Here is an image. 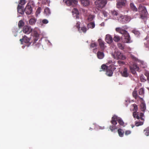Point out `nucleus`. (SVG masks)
I'll use <instances>...</instances> for the list:
<instances>
[{"instance_id":"obj_24","label":"nucleus","mask_w":149,"mask_h":149,"mask_svg":"<svg viewBox=\"0 0 149 149\" xmlns=\"http://www.w3.org/2000/svg\"><path fill=\"white\" fill-rule=\"evenodd\" d=\"M97 56L99 59H102L104 56V54L103 52L99 51L97 53Z\"/></svg>"},{"instance_id":"obj_40","label":"nucleus","mask_w":149,"mask_h":149,"mask_svg":"<svg viewBox=\"0 0 149 149\" xmlns=\"http://www.w3.org/2000/svg\"><path fill=\"white\" fill-rule=\"evenodd\" d=\"M111 13L113 16H117L118 14V12L115 10L111 11Z\"/></svg>"},{"instance_id":"obj_34","label":"nucleus","mask_w":149,"mask_h":149,"mask_svg":"<svg viewBox=\"0 0 149 149\" xmlns=\"http://www.w3.org/2000/svg\"><path fill=\"white\" fill-rule=\"evenodd\" d=\"M118 48L120 49L123 50L124 49L125 45L121 43H118Z\"/></svg>"},{"instance_id":"obj_23","label":"nucleus","mask_w":149,"mask_h":149,"mask_svg":"<svg viewBox=\"0 0 149 149\" xmlns=\"http://www.w3.org/2000/svg\"><path fill=\"white\" fill-rule=\"evenodd\" d=\"M121 74L123 77H127L129 75L127 69L126 68L124 69L123 72H121Z\"/></svg>"},{"instance_id":"obj_9","label":"nucleus","mask_w":149,"mask_h":149,"mask_svg":"<svg viewBox=\"0 0 149 149\" xmlns=\"http://www.w3.org/2000/svg\"><path fill=\"white\" fill-rule=\"evenodd\" d=\"M32 31V29L31 28V27L25 26H24L23 29V32L26 34H29Z\"/></svg>"},{"instance_id":"obj_17","label":"nucleus","mask_w":149,"mask_h":149,"mask_svg":"<svg viewBox=\"0 0 149 149\" xmlns=\"http://www.w3.org/2000/svg\"><path fill=\"white\" fill-rule=\"evenodd\" d=\"M72 13L73 17H76L77 18L79 17V12L77 9L74 8L72 11Z\"/></svg>"},{"instance_id":"obj_4","label":"nucleus","mask_w":149,"mask_h":149,"mask_svg":"<svg viewBox=\"0 0 149 149\" xmlns=\"http://www.w3.org/2000/svg\"><path fill=\"white\" fill-rule=\"evenodd\" d=\"M138 10L141 17H145L147 16V13L146 8L144 6L140 5Z\"/></svg>"},{"instance_id":"obj_8","label":"nucleus","mask_w":149,"mask_h":149,"mask_svg":"<svg viewBox=\"0 0 149 149\" xmlns=\"http://www.w3.org/2000/svg\"><path fill=\"white\" fill-rule=\"evenodd\" d=\"M132 95L133 97H134L136 99H137L138 101L140 102H145L143 98H141L139 96L137 95V91L135 90V89L132 93Z\"/></svg>"},{"instance_id":"obj_38","label":"nucleus","mask_w":149,"mask_h":149,"mask_svg":"<svg viewBox=\"0 0 149 149\" xmlns=\"http://www.w3.org/2000/svg\"><path fill=\"white\" fill-rule=\"evenodd\" d=\"M144 132L145 135L147 136L149 135V127L144 130Z\"/></svg>"},{"instance_id":"obj_7","label":"nucleus","mask_w":149,"mask_h":149,"mask_svg":"<svg viewBox=\"0 0 149 149\" xmlns=\"http://www.w3.org/2000/svg\"><path fill=\"white\" fill-rule=\"evenodd\" d=\"M63 2L68 6H74L77 4L78 1L77 0H63Z\"/></svg>"},{"instance_id":"obj_57","label":"nucleus","mask_w":149,"mask_h":149,"mask_svg":"<svg viewBox=\"0 0 149 149\" xmlns=\"http://www.w3.org/2000/svg\"><path fill=\"white\" fill-rule=\"evenodd\" d=\"M111 67V65H110L109 66V68H110Z\"/></svg>"},{"instance_id":"obj_25","label":"nucleus","mask_w":149,"mask_h":149,"mask_svg":"<svg viewBox=\"0 0 149 149\" xmlns=\"http://www.w3.org/2000/svg\"><path fill=\"white\" fill-rule=\"evenodd\" d=\"M116 121H117L120 125L122 126H124V123L121 118H117V116H116Z\"/></svg>"},{"instance_id":"obj_2","label":"nucleus","mask_w":149,"mask_h":149,"mask_svg":"<svg viewBox=\"0 0 149 149\" xmlns=\"http://www.w3.org/2000/svg\"><path fill=\"white\" fill-rule=\"evenodd\" d=\"M111 55L113 58L117 60L121 59L124 60L126 59V56L123 55L120 52L115 51L114 53H112Z\"/></svg>"},{"instance_id":"obj_55","label":"nucleus","mask_w":149,"mask_h":149,"mask_svg":"<svg viewBox=\"0 0 149 149\" xmlns=\"http://www.w3.org/2000/svg\"><path fill=\"white\" fill-rule=\"evenodd\" d=\"M136 118L138 119H139V117L138 116V114L136 116Z\"/></svg>"},{"instance_id":"obj_12","label":"nucleus","mask_w":149,"mask_h":149,"mask_svg":"<svg viewBox=\"0 0 149 149\" xmlns=\"http://www.w3.org/2000/svg\"><path fill=\"white\" fill-rule=\"evenodd\" d=\"M126 2V0H120L117 1V7L118 8L122 7L123 6L125 5Z\"/></svg>"},{"instance_id":"obj_50","label":"nucleus","mask_w":149,"mask_h":149,"mask_svg":"<svg viewBox=\"0 0 149 149\" xmlns=\"http://www.w3.org/2000/svg\"><path fill=\"white\" fill-rule=\"evenodd\" d=\"M42 22L43 23L46 24L48 22V21L47 19H45L42 20Z\"/></svg>"},{"instance_id":"obj_26","label":"nucleus","mask_w":149,"mask_h":149,"mask_svg":"<svg viewBox=\"0 0 149 149\" xmlns=\"http://www.w3.org/2000/svg\"><path fill=\"white\" fill-rule=\"evenodd\" d=\"M44 13L46 15H49L51 13L48 7L46 8L44 10Z\"/></svg>"},{"instance_id":"obj_15","label":"nucleus","mask_w":149,"mask_h":149,"mask_svg":"<svg viewBox=\"0 0 149 149\" xmlns=\"http://www.w3.org/2000/svg\"><path fill=\"white\" fill-rule=\"evenodd\" d=\"M37 20V19L34 17H32L29 20V24L30 25H34L35 24Z\"/></svg>"},{"instance_id":"obj_31","label":"nucleus","mask_w":149,"mask_h":149,"mask_svg":"<svg viewBox=\"0 0 149 149\" xmlns=\"http://www.w3.org/2000/svg\"><path fill=\"white\" fill-rule=\"evenodd\" d=\"M130 5V8L132 10L134 11H137V8L135 6L133 3H131Z\"/></svg>"},{"instance_id":"obj_16","label":"nucleus","mask_w":149,"mask_h":149,"mask_svg":"<svg viewBox=\"0 0 149 149\" xmlns=\"http://www.w3.org/2000/svg\"><path fill=\"white\" fill-rule=\"evenodd\" d=\"M33 33L36 37H38L39 36V30L37 28H35L33 30L32 29Z\"/></svg>"},{"instance_id":"obj_58","label":"nucleus","mask_w":149,"mask_h":149,"mask_svg":"<svg viewBox=\"0 0 149 149\" xmlns=\"http://www.w3.org/2000/svg\"><path fill=\"white\" fill-rule=\"evenodd\" d=\"M117 18H118V17H114V19H116Z\"/></svg>"},{"instance_id":"obj_19","label":"nucleus","mask_w":149,"mask_h":149,"mask_svg":"<svg viewBox=\"0 0 149 149\" xmlns=\"http://www.w3.org/2000/svg\"><path fill=\"white\" fill-rule=\"evenodd\" d=\"M130 110L133 112H137L138 110L137 105L135 104H132L130 106Z\"/></svg>"},{"instance_id":"obj_30","label":"nucleus","mask_w":149,"mask_h":149,"mask_svg":"<svg viewBox=\"0 0 149 149\" xmlns=\"http://www.w3.org/2000/svg\"><path fill=\"white\" fill-rule=\"evenodd\" d=\"M113 72L111 70H110L108 68L107 70L106 74L108 76L110 77L113 74Z\"/></svg>"},{"instance_id":"obj_54","label":"nucleus","mask_w":149,"mask_h":149,"mask_svg":"<svg viewBox=\"0 0 149 149\" xmlns=\"http://www.w3.org/2000/svg\"><path fill=\"white\" fill-rule=\"evenodd\" d=\"M118 63L119 64H123L124 63L123 62L121 61H118Z\"/></svg>"},{"instance_id":"obj_44","label":"nucleus","mask_w":149,"mask_h":149,"mask_svg":"<svg viewBox=\"0 0 149 149\" xmlns=\"http://www.w3.org/2000/svg\"><path fill=\"white\" fill-rule=\"evenodd\" d=\"M143 124V123L142 122H137L135 123V125L136 126H138L141 125Z\"/></svg>"},{"instance_id":"obj_49","label":"nucleus","mask_w":149,"mask_h":149,"mask_svg":"<svg viewBox=\"0 0 149 149\" xmlns=\"http://www.w3.org/2000/svg\"><path fill=\"white\" fill-rule=\"evenodd\" d=\"M96 46V44L95 43H92L91 45V47H94Z\"/></svg>"},{"instance_id":"obj_3","label":"nucleus","mask_w":149,"mask_h":149,"mask_svg":"<svg viewBox=\"0 0 149 149\" xmlns=\"http://www.w3.org/2000/svg\"><path fill=\"white\" fill-rule=\"evenodd\" d=\"M107 3V0H98L95 2L96 7L99 8L104 7Z\"/></svg>"},{"instance_id":"obj_20","label":"nucleus","mask_w":149,"mask_h":149,"mask_svg":"<svg viewBox=\"0 0 149 149\" xmlns=\"http://www.w3.org/2000/svg\"><path fill=\"white\" fill-rule=\"evenodd\" d=\"M17 12H18L21 14H23L24 13V10L23 9V7L22 6L19 5L17 7Z\"/></svg>"},{"instance_id":"obj_53","label":"nucleus","mask_w":149,"mask_h":149,"mask_svg":"<svg viewBox=\"0 0 149 149\" xmlns=\"http://www.w3.org/2000/svg\"><path fill=\"white\" fill-rule=\"evenodd\" d=\"M143 113H141L140 114V116L142 117L143 116Z\"/></svg>"},{"instance_id":"obj_28","label":"nucleus","mask_w":149,"mask_h":149,"mask_svg":"<svg viewBox=\"0 0 149 149\" xmlns=\"http://www.w3.org/2000/svg\"><path fill=\"white\" fill-rule=\"evenodd\" d=\"M118 132L120 136L121 137L123 136L124 132L122 129H118Z\"/></svg>"},{"instance_id":"obj_48","label":"nucleus","mask_w":149,"mask_h":149,"mask_svg":"<svg viewBox=\"0 0 149 149\" xmlns=\"http://www.w3.org/2000/svg\"><path fill=\"white\" fill-rule=\"evenodd\" d=\"M138 112L136 113V112H133V116L134 118H135L136 116L137 115V113Z\"/></svg>"},{"instance_id":"obj_35","label":"nucleus","mask_w":149,"mask_h":149,"mask_svg":"<svg viewBox=\"0 0 149 149\" xmlns=\"http://www.w3.org/2000/svg\"><path fill=\"white\" fill-rule=\"evenodd\" d=\"M87 19L89 21H91L94 18V16L91 15H89L87 16Z\"/></svg>"},{"instance_id":"obj_13","label":"nucleus","mask_w":149,"mask_h":149,"mask_svg":"<svg viewBox=\"0 0 149 149\" xmlns=\"http://www.w3.org/2000/svg\"><path fill=\"white\" fill-rule=\"evenodd\" d=\"M105 40L107 43L111 44L113 42V38L110 35L108 34L106 36Z\"/></svg>"},{"instance_id":"obj_46","label":"nucleus","mask_w":149,"mask_h":149,"mask_svg":"<svg viewBox=\"0 0 149 149\" xmlns=\"http://www.w3.org/2000/svg\"><path fill=\"white\" fill-rule=\"evenodd\" d=\"M131 133V131L130 130H127L125 131V134L126 135H128L130 134Z\"/></svg>"},{"instance_id":"obj_11","label":"nucleus","mask_w":149,"mask_h":149,"mask_svg":"<svg viewBox=\"0 0 149 149\" xmlns=\"http://www.w3.org/2000/svg\"><path fill=\"white\" fill-rule=\"evenodd\" d=\"M130 70L131 72L134 74L136 73V71H139V68L135 64H134L132 66H130Z\"/></svg>"},{"instance_id":"obj_47","label":"nucleus","mask_w":149,"mask_h":149,"mask_svg":"<svg viewBox=\"0 0 149 149\" xmlns=\"http://www.w3.org/2000/svg\"><path fill=\"white\" fill-rule=\"evenodd\" d=\"M145 75L147 77L148 80L149 81V73L148 72H146L145 74Z\"/></svg>"},{"instance_id":"obj_18","label":"nucleus","mask_w":149,"mask_h":149,"mask_svg":"<svg viewBox=\"0 0 149 149\" xmlns=\"http://www.w3.org/2000/svg\"><path fill=\"white\" fill-rule=\"evenodd\" d=\"M98 42L99 43V45L101 48L102 50H104L106 47V46H105L104 42L101 39L98 40Z\"/></svg>"},{"instance_id":"obj_51","label":"nucleus","mask_w":149,"mask_h":149,"mask_svg":"<svg viewBox=\"0 0 149 149\" xmlns=\"http://www.w3.org/2000/svg\"><path fill=\"white\" fill-rule=\"evenodd\" d=\"M103 14L105 17H107V13L106 11L103 12Z\"/></svg>"},{"instance_id":"obj_1","label":"nucleus","mask_w":149,"mask_h":149,"mask_svg":"<svg viewBox=\"0 0 149 149\" xmlns=\"http://www.w3.org/2000/svg\"><path fill=\"white\" fill-rule=\"evenodd\" d=\"M116 31L123 35L121 38L123 42L128 43L130 42V38L127 31L120 27L116 28Z\"/></svg>"},{"instance_id":"obj_33","label":"nucleus","mask_w":149,"mask_h":149,"mask_svg":"<svg viewBox=\"0 0 149 149\" xmlns=\"http://www.w3.org/2000/svg\"><path fill=\"white\" fill-rule=\"evenodd\" d=\"M87 26L88 28L93 29L95 26V24L93 22H91L88 24Z\"/></svg>"},{"instance_id":"obj_56","label":"nucleus","mask_w":149,"mask_h":149,"mask_svg":"<svg viewBox=\"0 0 149 149\" xmlns=\"http://www.w3.org/2000/svg\"><path fill=\"white\" fill-rule=\"evenodd\" d=\"M138 1L139 2H143L145 0H138Z\"/></svg>"},{"instance_id":"obj_39","label":"nucleus","mask_w":149,"mask_h":149,"mask_svg":"<svg viewBox=\"0 0 149 149\" xmlns=\"http://www.w3.org/2000/svg\"><path fill=\"white\" fill-rule=\"evenodd\" d=\"M140 79L141 81L142 82H144L146 81V79L145 77L144 76V75H141L140 76Z\"/></svg>"},{"instance_id":"obj_42","label":"nucleus","mask_w":149,"mask_h":149,"mask_svg":"<svg viewBox=\"0 0 149 149\" xmlns=\"http://www.w3.org/2000/svg\"><path fill=\"white\" fill-rule=\"evenodd\" d=\"M132 32L137 36H138L140 34V32L136 30H133Z\"/></svg>"},{"instance_id":"obj_43","label":"nucleus","mask_w":149,"mask_h":149,"mask_svg":"<svg viewBox=\"0 0 149 149\" xmlns=\"http://www.w3.org/2000/svg\"><path fill=\"white\" fill-rule=\"evenodd\" d=\"M40 10L41 8L40 7L38 8L37 9V10L36 12V15L37 16L40 13Z\"/></svg>"},{"instance_id":"obj_45","label":"nucleus","mask_w":149,"mask_h":149,"mask_svg":"<svg viewBox=\"0 0 149 149\" xmlns=\"http://www.w3.org/2000/svg\"><path fill=\"white\" fill-rule=\"evenodd\" d=\"M25 0H20L19 4L22 6L25 4Z\"/></svg>"},{"instance_id":"obj_14","label":"nucleus","mask_w":149,"mask_h":149,"mask_svg":"<svg viewBox=\"0 0 149 149\" xmlns=\"http://www.w3.org/2000/svg\"><path fill=\"white\" fill-rule=\"evenodd\" d=\"M24 11L27 14H31L32 12V9L31 6L29 5L27 6L25 9Z\"/></svg>"},{"instance_id":"obj_10","label":"nucleus","mask_w":149,"mask_h":149,"mask_svg":"<svg viewBox=\"0 0 149 149\" xmlns=\"http://www.w3.org/2000/svg\"><path fill=\"white\" fill-rule=\"evenodd\" d=\"M77 22L76 26L77 27V28L78 29V31H79V32H83L84 33H86L87 31L86 28L84 26L81 27L80 29V28L79 27V26L80 25V23L79 21H77Z\"/></svg>"},{"instance_id":"obj_22","label":"nucleus","mask_w":149,"mask_h":149,"mask_svg":"<svg viewBox=\"0 0 149 149\" xmlns=\"http://www.w3.org/2000/svg\"><path fill=\"white\" fill-rule=\"evenodd\" d=\"M30 38H28L26 36H25L22 39H20V40L21 42H24L25 43H29L30 42Z\"/></svg>"},{"instance_id":"obj_37","label":"nucleus","mask_w":149,"mask_h":149,"mask_svg":"<svg viewBox=\"0 0 149 149\" xmlns=\"http://www.w3.org/2000/svg\"><path fill=\"white\" fill-rule=\"evenodd\" d=\"M139 95L143 96L144 94V90L143 88H141L139 90Z\"/></svg>"},{"instance_id":"obj_41","label":"nucleus","mask_w":149,"mask_h":149,"mask_svg":"<svg viewBox=\"0 0 149 149\" xmlns=\"http://www.w3.org/2000/svg\"><path fill=\"white\" fill-rule=\"evenodd\" d=\"M101 68L103 70H107L109 68L108 66L107 65H103L101 66Z\"/></svg>"},{"instance_id":"obj_21","label":"nucleus","mask_w":149,"mask_h":149,"mask_svg":"<svg viewBox=\"0 0 149 149\" xmlns=\"http://www.w3.org/2000/svg\"><path fill=\"white\" fill-rule=\"evenodd\" d=\"M81 4L83 6H86L89 5L90 3L89 0H80Z\"/></svg>"},{"instance_id":"obj_27","label":"nucleus","mask_w":149,"mask_h":149,"mask_svg":"<svg viewBox=\"0 0 149 149\" xmlns=\"http://www.w3.org/2000/svg\"><path fill=\"white\" fill-rule=\"evenodd\" d=\"M138 63H139L138 64H140L141 66L143 68H145L146 67V64L142 61L138 60Z\"/></svg>"},{"instance_id":"obj_5","label":"nucleus","mask_w":149,"mask_h":149,"mask_svg":"<svg viewBox=\"0 0 149 149\" xmlns=\"http://www.w3.org/2000/svg\"><path fill=\"white\" fill-rule=\"evenodd\" d=\"M116 116H114L112 117L111 120V123L113 125L110 126L109 127V129L112 132H113L115 129H117V128L116 125L117 124V122L116 121Z\"/></svg>"},{"instance_id":"obj_32","label":"nucleus","mask_w":149,"mask_h":149,"mask_svg":"<svg viewBox=\"0 0 149 149\" xmlns=\"http://www.w3.org/2000/svg\"><path fill=\"white\" fill-rule=\"evenodd\" d=\"M120 37L117 35H115L113 37V40L115 42H118L120 40Z\"/></svg>"},{"instance_id":"obj_6","label":"nucleus","mask_w":149,"mask_h":149,"mask_svg":"<svg viewBox=\"0 0 149 149\" xmlns=\"http://www.w3.org/2000/svg\"><path fill=\"white\" fill-rule=\"evenodd\" d=\"M131 17L127 16H120L118 20L123 24L128 22L131 19Z\"/></svg>"},{"instance_id":"obj_52","label":"nucleus","mask_w":149,"mask_h":149,"mask_svg":"<svg viewBox=\"0 0 149 149\" xmlns=\"http://www.w3.org/2000/svg\"><path fill=\"white\" fill-rule=\"evenodd\" d=\"M37 38V37H36V38L34 39V42H33V44L35 43L38 40V39Z\"/></svg>"},{"instance_id":"obj_29","label":"nucleus","mask_w":149,"mask_h":149,"mask_svg":"<svg viewBox=\"0 0 149 149\" xmlns=\"http://www.w3.org/2000/svg\"><path fill=\"white\" fill-rule=\"evenodd\" d=\"M141 110L142 111L144 112L146 109V105L145 103H141L140 104Z\"/></svg>"},{"instance_id":"obj_36","label":"nucleus","mask_w":149,"mask_h":149,"mask_svg":"<svg viewBox=\"0 0 149 149\" xmlns=\"http://www.w3.org/2000/svg\"><path fill=\"white\" fill-rule=\"evenodd\" d=\"M24 24V23L22 20H20L18 23V25L19 28H20L23 26Z\"/></svg>"}]
</instances>
